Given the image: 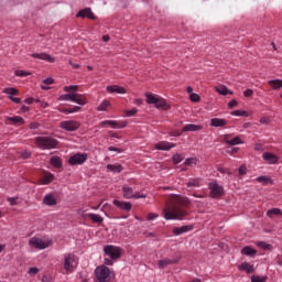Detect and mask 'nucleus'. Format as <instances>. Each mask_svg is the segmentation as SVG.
Here are the masks:
<instances>
[{"label": "nucleus", "instance_id": "nucleus-1", "mask_svg": "<svg viewBox=\"0 0 282 282\" xmlns=\"http://www.w3.org/2000/svg\"><path fill=\"white\" fill-rule=\"evenodd\" d=\"M188 215L186 207H184V199L173 200L167 203L163 208V217L166 221L178 220L182 221Z\"/></svg>", "mask_w": 282, "mask_h": 282}, {"label": "nucleus", "instance_id": "nucleus-2", "mask_svg": "<svg viewBox=\"0 0 282 282\" xmlns=\"http://www.w3.org/2000/svg\"><path fill=\"white\" fill-rule=\"evenodd\" d=\"M35 144L36 148L42 151H52V149H56L58 147V140L52 137H36Z\"/></svg>", "mask_w": 282, "mask_h": 282}, {"label": "nucleus", "instance_id": "nucleus-3", "mask_svg": "<svg viewBox=\"0 0 282 282\" xmlns=\"http://www.w3.org/2000/svg\"><path fill=\"white\" fill-rule=\"evenodd\" d=\"M96 282H111L115 274L107 265H99L95 269Z\"/></svg>", "mask_w": 282, "mask_h": 282}, {"label": "nucleus", "instance_id": "nucleus-4", "mask_svg": "<svg viewBox=\"0 0 282 282\" xmlns=\"http://www.w3.org/2000/svg\"><path fill=\"white\" fill-rule=\"evenodd\" d=\"M208 189H209V197L212 199H220V197H224L225 191L224 186L219 185L217 181H213L208 183Z\"/></svg>", "mask_w": 282, "mask_h": 282}, {"label": "nucleus", "instance_id": "nucleus-5", "mask_svg": "<svg viewBox=\"0 0 282 282\" xmlns=\"http://www.w3.org/2000/svg\"><path fill=\"white\" fill-rule=\"evenodd\" d=\"M78 265V257L74 253H66L64 254V270L67 274L74 272V268Z\"/></svg>", "mask_w": 282, "mask_h": 282}, {"label": "nucleus", "instance_id": "nucleus-6", "mask_svg": "<svg viewBox=\"0 0 282 282\" xmlns=\"http://www.w3.org/2000/svg\"><path fill=\"white\" fill-rule=\"evenodd\" d=\"M123 199H147V194L133 191V187L123 185L122 187Z\"/></svg>", "mask_w": 282, "mask_h": 282}, {"label": "nucleus", "instance_id": "nucleus-7", "mask_svg": "<svg viewBox=\"0 0 282 282\" xmlns=\"http://www.w3.org/2000/svg\"><path fill=\"white\" fill-rule=\"evenodd\" d=\"M104 252L107 257L117 261L122 256V249L120 247H116L113 245H107L104 247Z\"/></svg>", "mask_w": 282, "mask_h": 282}, {"label": "nucleus", "instance_id": "nucleus-8", "mask_svg": "<svg viewBox=\"0 0 282 282\" xmlns=\"http://www.w3.org/2000/svg\"><path fill=\"white\" fill-rule=\"evenodd\" d=\"M87 162V153H76L68 159L69 166L83 165Z\"/></svg>", "mask_w": 282, "mask_h": 282}, {"label": "nucleus", "instance_id": "nucleus-9", "mask_svg": "<svg viewBox=\"0 0 282 282\" xmlns=\"http://www.w3.org/2000/svg\"><path fill=\"white\" fill-rule=\"evenodd\" d=\"M51 243L52 241H43V239L37 237H33L29 241V245L36 248V250H45L46 248H50Z\"/></svg>", "mask_w": 282, "mask_h": 282}, {"label": "nucleus", "instance_id": "nucleus-10", "mask_svg": "<svg viewBox=\"0 0 282 282\" xmlns=\"http://www.w3.org/2000/svg\"><path fill=\"white\" fill-rule=\"evenodd\" d=\"M59 129L64 131H78L80 129V122L76 120H66L59 123Z\"/></svg>", "mask_w": 282, "mask_h": 282}, {"label": "nucleus", "instance_id": "nucleus-11", "mask_svg": "<svg viewBox=\"0 0 282 282\" xmlns=\"http://www.w3.org/2000/svg\"><path fill=\"white\" fill-rule=\"evenodd\" d=\"M2 94H7L11 102H14L15 105H21V98L14 97V96H19V89L14 87H8L2 90Z\"/></svg>", "mask_w": 282, "mask_h": 282}, {"label": "nucleus", "instance_id": "nucleus-12", "mask_svg": "<svg viewBox=\"0 0 282 282\" xmlns=\"http://www.w3.org/2000/svg\"><path fill=\"white\" fill-rule=\"evenodd\" d=\"M111 127V129H124L129 122L127 120L123 121H116V120H105L99 123V127Z\"/></svg>", "mask_w": 282, "mask_h": 282}, {"label": "nucleus", "instance_id": "nucleus-13", "mask_svg": "<svg viewBox=\"0 0 282 282\" xmlns=\"http://www.w3.org/2000/svg\"><path fill=\"white\" fill-rule=\"evenodd\" d=\"M223 142L225 144H229L230 147H237V144H243V140L240 137H235L232 139V134H225L223 137Z\"/></svg>", "mask_w": 282, "mask_h": 282}, {"label": "nucleus", "instance_id": "nucleus-14", "mask_svg": "<svg viewBox=\"0 0 282 282\" xmlns=\"http://www.w3.org/2000/svg\"><path fill=\"white\" fill-rule=\"evenodd\" d=\"M52 182H54V174L47 171L43 172L39 180L41 186H47V184H52Z\"/></svg>", "mask_w": 282, "mask_h": 282}, {"label": "nucleus", "instance_id": "nucleus-15", "mask_svg": "<svg viewBox=\"0 0 282 282\" xmlns=\"http://www.w3.org/2000/svg\"><path fill=\"white\" fill-rule=\"evenodd\" d=\"M175 147H177V144L169 141H160L154 144V149H156V151H171V149H175Z\"/></svg>", "mask_w": 282, "mask_h": 282}, {"label": "nucleus", "instance_id": "nucleus-16", "mask_svg": "<svg viewBox=\"0 0 282 282\" xmlns=\"http://www.w3.org/2000/svg\"><path fill=\"white\" fill-rule=\"evenodd\" d=\"M191 230H195L194 225H184L181 227H174L173 235H175L176 237H180V235H184L185 232H191Z\"/></svg>", "mask_w": 282, "mask_h": 282}, {"label": "nucleus", "instance_id": "nucleus-17", "mask_svg": "<svg viewBox=\"0 0 282 282\" xmlns=\"http://www.w3.org/2000/svg\"><path fill=\"white\" fill-rule=\"evenodd\" d=\"M112 204H113V206L119 208V210H124L126 213H129V210H131V208H133V205L131 203L124 202V200L115 199L112 202Z\"/></svg>", "mask_w": 282, "mask_h": 282}, {"label": "nucleus", "instance_id": "nucleus-18", "mask_svg": "<svg viewBox=\"0 0 282 282\" xmlns=\"http://www.w3.org/2000/svg\"><path fill=\"white\" fill-rule=\"evenodd\" d=\"M77 18L90 19V21H96V15H94L91 8H85L79 10V12L77 13Z\"/></svg>", "mask_w": 282, "mask_h": 282}, {"label": "nucleus", "instance_id": "nucleus-19", "mask_svg": "<svg viewBox=\"0 0 282 282\" xmlns=\"http://www.w3.org/2000/svg\"><path fill=\"white\" fill-rule=\"evenodd\" d=\"M32 58H39L40 61H46V63H54L56 59L47 53H32Z\"/></svg>", "mask_w": 282, "mask_h": 282}, {"label": "nucleus", "instance_id": "nucleus-20", "mask_svg": "<svg viewBox=\"0 0 282 282\" xmlns=\"http://www.w3.org/2000/svg\"><path fill=\"white\" fill-rule=\"evenodd\" d=\"M178 262H180V259H177V258H174V259L165 258L163 260H160L158 262V265H159L160 270H164V268H167L169 265H173Z\"/></svg>", "mask_w": 282, "mask_h": 282}, {"label": "nucleus", "instance_id": "nucleus-21", "mask_svg": "<svg viewBox=\"0 0 282 282\" xmlns=\"http://www.w3.org/2000/svg\"><path fill=\"white\" fill-rule=\"evenodd\" d=\"M262 159L264 160V162H268V164H279V156L271 152H264L262 154Z\"/></svg>", "mask_w": 282, "mask_h": 282}, {"label": "nucleus", "instance_id": "nucleus-22", "mask_svg": "<svg viewBox=\"0 0 282 282\" xmlns=\"http://www.w3.org/2000/svg\"><path fill=\"white\" fill-rule=\"evenodd\" d=\"M73 102L80 105V107H85V105H87V96L73 93Z\"/></svg>", "mask_w": 282, "mask_h": 282}, {"label": "nucleus", "instance_id": "nucleus-23", "mask_svg": "<svg viewBox=\"0 0 282 282\" xmlns=\"http://www.w3.org/2000/svg\"><path fill=\"white\" fill-rule=\"evenodd\" d=\"M106 91H108V94H127V88L119 85H112L107 86Z\"/></svg>", "mask_w": 282, "mask_h": 282}, {"label": "nucleus", "instance_id": "nucleus-24", "mask_svg": "<svg viewBox=\"0 0 282 282\" xmlns=\"http://www.w3.org/2000/svg\"><path fill=\"white\" fill-rule=\"evenodd\" d=\"M238 270L239 272H246L247 274H252V272H254V264L242 262L238 264Z\"/></svg>", "mask_w": 282, "mask_h": 282}, {"label": "nucleus", "instance_id": "nucleus-25", "mask_svg": "<svg viewBox=\"0 0 282 282\" xmlns=\"http://www.w3.org/2000/svg\"><path fill=\"white\" fill-rule=\"evenodd\" d=\"M43 204L45 206H56V204H58V202L56 200V196H54V194L50 193L44 196Z\"/></svg>", "mask_w": 282, "mask_h": 282}, {"label": "nucleus", "instance_id": "nucleus-26", "mask_svg": "<svg viewBox=\"0 0 282 282\" xmlns=\"http://www.w3.org/2000/svg\"><path fill=\"white\" fill-rule=\"evenodd\" d=\"M156 109H162L163 111H169L171 109V105L166 102V99L159 97L158 102L155 104Z\"/></svg>", "mask_w": 282, "mask_h": 282}, {"label": "nucleus", "instance_id": "nucleus-27", "mask_svg": "<svg viewBox=\"0 0 282 282\" xmlns=\"http://www.w3.org/2000/svg\"><path fill=\"white\" fill-rule=\"evenodd\" d=\"M215 91L220 96H232V90L228 89V87L220 85L215 87Z\"/></svg>", "mask_w": 282, "mask_h": 282}, {"label": "nucleus", "instance_id": "nucleus-28", "mask_svg": "<svg viewBox=\"0 0 282 282\" xmlns=\"http://www.w3.org/2000/svg\"><path fill=\"white\" fill-rule=\"evenodd\" d=\"M204 127L200 124L188 123L182 128V132L186 133L187 131H202Z\"/></svg>", "mask_w": 282, "mask_h": 282}, {"label": "nucleus", "instance_id": "nucleus-29", "mask_svg": "<svg viewBox=\"0 0 282 282\" xmlns=\"http://www.w3.org/2000/svg\"><path fill=\"white\" fill-rule=\"evenodd\" d=\"M240 252L245 257H256L257 256V249L252 248L251 246L243 247Z\"/></svg>", "mask_w": 282, "mask_h": 282}, {"label": "nucleus", "instance_id": "nucleus-30", "mask_svg": "<svg viewBox=\"0 0 282 282\" xmlns=\"http://www.w3.org/2000/svg\"><path fill=\"white\" fill-rule=\"evenodd\" d=\"M226 124H228V121L226 119H221V118H213L210 120V127H226Z\"/></svg>", "mask_w": 282, "mask_h": 282}, {"label": "nucleus", "instance_id": "nucleus-31", "mask_svg": "<svg viewBox=\"0 0 282 282\" xmlns=\"http://www.w3.org/2000/svg\"><path fill=\"white\" fill-rule=\"evenodd\" d=\"M51 166H54V169H62L63 167V159L61 156H52L50 159Z\"/></svg>", "mask_w": 282, "mask_h": 282}, {"label": "nucleus", "instance_id": "nucleus-32", "mask_svg": "<svg viewBox=\"0 0 282 282\" xmlns=\"http://www.w3.org/2000/svg\"><path fill=\"white\" fill-rule=\"evenodd\" d=\"M145 98L148 105H156L160 96L154 95L153 93H145Z\"/></svg>", "mask_w": 282, "mask_h": 282}, {"label": "nucleus", "instance_id": "nucleus-33", "mask_svg": "<svg viewBox=\"0 0 282 282\" xmlns=\"http://www.w3.org/2000/svg\"><path fill=\"white\" fill-rule=\"evenodd\" d=\"M8 122H12V124H25V119L21 116L7 117Z\"/></svg>", "mask_w": 282, "mask_h": 282}, {"label": "nucleus", "instance_id": "nucleus-34", "mask_svg": "<svg viewBox=\"0 0 282 282\" xmlns=\"http://www.w3.org/2000/svg\"><path fill=\"white\" fill-rule=\"evenodd\" d=\"M199 186H202V178L200 177H196V178H191L187 183V188H199Z\"/></svg>", "mask_w": 282, "mask_h": 282}, {"label": "nucleus", "instance_id": "nucleus-35", "mask_svg": "<svg viewBox=\"0 0 282 282\" xmlns=\"http://www.w3.org/2000/svg\"><path fill=\"white\" fill-rule=\"evenodd\" d=\"M106 169L111 173H122L123 171V167L120 164H108Z\"/></svg>", "mask_w": 282, "mask_h": 282}, {"label": "nucleus", "instance_id": "nucleus-36", "mask_svg": "<svg viewBox=\"0 0 282 282\" xmlns=\"http://www.w3.org/2000/svg\"><path fill=\"white\" fill-rule=\"evenodd\" d=\"M268 85L272 87V89H281L282 88V79H271L268 82Z\"/></svg>", "mask_w": 282, "mask_h": 282}, {"label": "nucleus", "instance_id": "nucleus-37", "mask_svg": "<svg viewBox=\"0 0 282 282\" xmlns=\"http://www.w3.org/2000/svg\"><path fill=\"white\" fill-rule=\"evenodd\" d=\"M80 106H74V107H69V108H63L61 110L62 113H78V111H80Z\"/></svg>", "mask_w": 282, "mask_h": 282}, {"label": "nucleus", "instance_id": "nucleus-38", "mask_svg": "<svg viewBox=\"0 0 282 282\" xmlns=\"http://www.w3.org/2000/svg\"><path fill=\"white\" fill-rule=\"evenodd\" d=\"M111 107V102L107 99H104L101 104L97 107V111H107Z\"/></svg>", "mask_w": 282, "mask_h": 282}, {"label": "nucleus", "instance_id": "nucleus-39", "mask_svg": "<svg viewBox=\"0 0 282 282\" xmlns=\"http://www.w3.org/2000/svg\"><path fill=\"white\" fill-rule=\"evenodd\" d=\"M87 217L91 219L94 224H102L104 219L98 214H87Z\"/></svg>", "mask_w": 282, "mask_h": 282}, {"label": "nucleus", "instance_id": "nucleus-40", "mask_svg": "<svg viewBox=\"0 0 282 282\" xmlns=\"http://www.w3.org/2000/svg\"><path fill=\"white\" fill-rule=\"evenodd\" d=\"M256 181H258L260 184H264V186L268 184H274V182L271 181L269 176H258Z\"/></svg>", "mask_w": 282, "mask_h": 282}, {"label": "nucleus", "instance_id": "nucleus-41", "mask_svg": "<svg viewBox=\"0 0 282 282\" xmlns=\"http://www.w3.org/2000/svg\"><path fill=\"white\" fill-rule=\"evenodd\" d=\"M230 116H236V117H243V118H248L250 116V113H248V111L246 110H234L230 112Z\"/></svg>", "mask_w": 282, "mask_h": 282}, {"label": "nucleus", "instance_id": "nucleus-42", "mask_svg": "<svg viewBox=\"0 0 282 282\" xmlns=\"http://www.w3.org/2000/svg\"><path fill=\"white\" fill-rule=\"evenodd\" d=\"M19 155H20L21 160H30V158H32V151L21 150L19 152Z\"/></svg>", "mask_w": 282, "mask_h": 282}, {"label": "nucleus", "instance_id": "nucleus-43", "mask_svg": "<svg viewBox=\"0 0 282 282\" xmlns=\"http://www.w3.org/2000/svg\"><path fill=\"white\" fill-rule=\"evenodd\" d=\"M257 246H258V248H261L262 250H272V245L267 243L265 241H258Z\"/></svg>", "mask_w": 282, "mask_h": 282}, {"label": "nucleus", "instance_id": "nucleus-44", "mask_svg": "<svg viewBox=\"0 0 282 282\" xmlns=\"http://www.w3.org/2000/svg\"><path fill=\"white\" fill-rule=\"evenodd\" d=\"M15 76L20 77V78H25V76H31L32 73L28 72V70H21V69H17L14 72Z\"/></svg>", "mask_w": 282, "mask_h": 282}, {"label": "nucleus", "instance_id": "nucleus-45", "mask_svg": "<svg viewBox=\"0 0 282 282\" xmlns=\"http://www.w3.org/2000/svg\"><path fill=\"white\" fill-rule=\"evenodd\" d=\"M183 160L184 156H182V154L180 153H176L172 156L173 164H180L181 162H183Z\"/></svg>", "mask_w": 282, "mask_h": 282}, {"label": "nucleus", "instance_id": "nucleus-46", "mask_svg": "<svg viewBox=\"0 0 282 282\" xmlns=\"http://www.w3.org/2000/svg\"><path fill=\"white\" fill-rule=\"evenodd\" d=\"M272 215H282V212L280 208H271L267 212V216L272 217Z\"/></svg>", "mask_w": 282, "mask_h": 282}, {"label": "nucleus", "instance_id": "nucleus-47", "mask_svg": "<svg viewBox=\"0 0 282 282\" xmlns=\"http://www.w3.org/2000/svg\"><path fill=\"white\" fill-rule=\"evenodd\" d=\"M268 281V275L259 276V275H252L251 282H264Z\"/></svg>", "mask_w": 282, "mask_h": 282}, {"label": "nucleus", "instance_id": "nucleus-48", "mask_svg": "<svg viewBox=\"0 0 282 282\" xmlns=\"http://www.w3.org/2000/svg\"><path fill=\"white\" fill-rule=\"evenodd\" d=\"M59 100H66L68 102H73L74 100V93L73 94H65L59 97Z\"/></svg>", "mask_w": 282, "mask_h": 282}, {"label": "nucleus", "instance_id": "nucleus-49", "mask_svg": "<svg viewBox=\"0 0 282 282\" xmlns=\"http://www.w3.org/2000/svg\"><path fill=\"white\" fill-rule=\"evenodd\" d=\"M64 91L69 94V91H78V85H70V86H65Z\"/></svg>", "mask_w": 282, "mask_h": 282}, {"label": "nucleus", "instance_id": "nucleus-50", "mask_svg": "<svg viewBox=\"0 0 282 282\" xmlns=\"http://www.w3.org/2000/svg\"><path fill=\"white\" fill-rule=\"evenodd\" d=\"M189 100H191L192 102H199V100H202V97H199V95H197V94H195V93H192V94L189 95Z\"/></svg>", "mask_w": 282, "mask_h": 282}, {"label": "nucleus", "instance_id": "nucleus-51", "mask_svg": "<svg viewBox=\"0 0 282 282\" xmlns=\"http://www.w3.org/2000/svg\"><path fill=\"white\" fill-rule=\"evenodd\" d=\"M192 164H197V160L194 158L186 159L184 162L185 166H191Z\"/></svg>", "mask_w": 282, "mask_h": 282}, {"label": "nucleus", "instance_id": "nucleus-52", "mask_svg": "<svg viewBox=\"0 0 282 282\" xmlns=\"http://www.w3.org/2000/svg\"><path fill=\"white\" fill-rule=\"evenodd\" d=\"M239 175H246L248 173V167L246 165H240L238 169Z\"/></svg>", "mask_w": 282, "mask_h": 282}, {"label": "nucleus", "instance_id": "nucleus-53", "mask_svg": "<svg viewBox=\"0 0 282 282\" xmlns=\"http://www.w3.org/2000/svg\"><path fill=\"white\" fill-rule=\"evenodd\" d=\"M158 217H160L159 214L150 213V214H148L147 219H148V221H153V219H158Z\"/></svg>", "mask_w": 282, "mask_h": 282}, {"label": "nucleus", "instance_id": "nucleus-54", "mask_svg": "<svg viewBox=\"0 0 282 282\" xmlns=\"http://www.w3.org/2000/svg\"><path fill=\"white\" fill-rule=\"evenodd\" d=\"M135 113H138L137 108H132L130 110H126V116H128V118H131V116H135Z\"/></svg>", "mask_w": 282, "mask_h": 282}, {"label": "nucleus", "instance_id": "nucleus-55", "mask_svg": "<svg viewBox=\"0 0 282 282\" xmlns=\"http://www.w3.org/2000/svg\"><path fill=\"white\" fill-rule=\"evenodd\" d=\"M17 199H19V197H8L7 200L9 202L10 206H17V204H19L17 202Z\"/></svg>", "mask_w": 282, "mask_h": 282}, {"label": "nucleus", "instance_id": "nucleus-56", "mask_svg": "<svg viewBox=\"0 0 282 282\" xmlns=\"http://www.w3.org/2000/svg\"><path fill=\"white\" fill-rule=\"evenodd\" d=\"M238 105H239V101H237V99H232L228 102V108L235 109V107H237Z\"/></svg>", "mask_w": 282, "mask_h": 282}, {"label": "nucleus", "instance_id": "nucleus-57", "mask_svg": "<svg viewBox=\"0 0 282 282\" xmlns=\"http://www.w3.org/2000/svg\"><path fill=\"white\" fill-rule=\"evenodd\" d=\"M226 153H228V155H235V153H239V148L227 149Z\"/></svg>", "mask_w": 282, "mask_h": 282}, {"label": "nucleus", "instance_id": "nucleus-58", "mask_svg": "<svg viewBox=\"0 0 282 282\" xmlns=\"http://www.w3.org/2000/svg\"><path fill=\"white\" fill-rule=\"evenodd\" d=\"M253 94H254V91L249 88V89H246V90L243 91V97H245V98H251V96H253Z\"/></svg>", "mask_w": 282, "mask_h": 282}, {"label": "nucleus", "instance_id": "nucleus-59", "mask_svg": "<svg viewBox=\"0 0 282 282\" xmlns=\"http://www.w3.org/2000/svg\"><path fill=\"white\" fill-rule=\"evenodd\" d=\"M254 151H263V143L257 142L253 145Z\"/></svg>", "mask_w": 282, "mask_h": 282}, {"label": "nucleus", "instance_id": "nucleus-60", "mask_svg": "<svg viewBox=\"0 0 282 282\" xmlns=\"http://www.w3.org/2000/svg\"><path fill=\"white\" fill-rule=\"evenodd\" d=\"M113 261H116V260H113V259H111V258H105L104 259V265H113Z\"/></svg>", "mask_w": 282, "mask_h": 282}, {"label": "nucleus", "instance_id": "nucleus-61", "mask_svg": "<svg viewBox=\"0 0 282 282\" xmlns=\"http://www.w3.org/2000/svg\"><path fill=\"white\" fill-rule=\"evenodd\" d=\"M44 85H54V78L47 77L43 80Z\"/></svg>", "mask_w": 282, "mask_h": 282}, {"label": "nucleus", "instance_id": "nucleus-62", "mask_svg": "<svg viewBox=\"0 0 282 282\" xmlns=\"http://www.w3.org/2000/svg\"><path fill=\"white\" fill-rule=\"evenodd\" d=\"M29 274H39V268L32 267L29 269Z\"/></svg>", "mask_w": 282, "mask_h": 282}, {"label": "nucleus", "instance_id": "nucleus-63", "mask_svg": "<svg viewBox=\"0 0 282 282\" xmlns=\"http://www.w3.org/2000/svg\"><path fill=\"white\" fill-rule=\"evenodd\" d=\"M108 151H115L116 153H122V149L116 148V147H109Z\"/></svg>", "mask_w": 282, "mask_h": 282}, {"label": "nucleus", "instance_id": "nucleus-64", "mask_svg": "<svg viewBox=\"0 0 282 282\" xmlns=\"http://www.w3.org/2000/svg\"><path fill=\"white\" fill-rule=\"evenodd\" d=\"M24 102H25L26 105H33L34 98H33V97H28V98L24 100Z\"/></svg>", "mask_w": 282, "mask_h": 282}]
</instances>
